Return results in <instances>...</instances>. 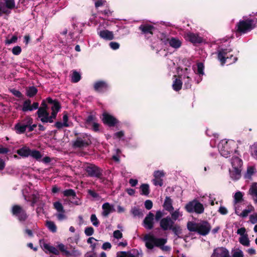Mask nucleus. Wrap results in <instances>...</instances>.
Masks as SVG:
<instances>
[{
    "label": "nucleus",
    "mask_w": 257,
    "mask_h": 257,
    "mask_svg": "<svg viewBox=\"0 0 257 257\" xmlns=\"http://www.w3.org/2000/svg\"><path fill=\"white\" fill-rule=\"evenodd\" d=\"M48 103L52 104L51 106V115H49V113L47 110V107L44 101H43L42 107L39 108L37 111L38 117L40 118L42 122L47 123H52L53 120L56 118L58 112L60 109V106L58 101L53 100L51 98H47L46 99Z\"/></svg>",
    "instance_id": "f257e3e1"
},
{
    "label": "nucleus",
    "mask_w": 257,
    "mask_h": 257,
    "mask_svg": "<svg viewBox=\"0 0 257 257\" xmlns=\"http://www.w3.org/2000/svg\"><path fill=\"white\" fill-rule=\"evenodd\" d=\"M143 241L145 242L146 247L149 249H153L155 247H159L163 251H170L171 248L168 245H165L167 241V238H158L151 233L144 235Z\"/></svg>",
    "instance_id": "f03ea898"
},
{
    "label": "nucleus",
    "mask_w": 257,
    "mask_h": 257,
    "mask_svg": "<svg viewBox=\"0 0 257 257\" xmlns=\"http://www.w3.org/2000/svg\"><path fill=\"white\" fill-rule=\"evenodd\" d=\"M187 228L191 231H195L202 235H206L209 233L211 229L210 224L206 221H200L199 222H189Z\"/></svg>",
    "instance_id": "7ed1b4c3"
},
{
    "label": "nucleus",
    "mask_w": 257,
    "mask_h": 257,
    "mask_svg": "<svg viewBox=\"0 0 257 257\" xmlns=\"http://www.w3.org/2000/svg\"><path fill=\"white\" fill-rule=\"evenodd\" d=\"M235 143L233 140H221L218 145V150L221 155L225 158H228L230 154L235 150Z\"/></svg>",
    "instance_id": "20e7f679"
},
{
    "label": "nucleus",
    "mask_w": 257,
    "mask_h": 257,
    "mask_svg": "<svg viewBox=\"0 0 257 257\" xmlns=\"http://www.w3.org/2000/svg\"><path fill=\"white\" fill-rule=\"evenodd\" d=\"M33 119L30 116H27L21 121L17 123L15 126V129L17 134L24 133L28 128V131L32 132L37 126V124H32Z\"/></svg>",
    "instance_id": "39448f33"
},
{
    "label": "nucleus",
    "mask_w": 257,
    "mask_h": 257,
    "mask_svg": "<svg viewBox=\"0 0 257 257\" xmlns=\"http://www.w3.org/2000/svg\"><path fill=\"white\" fill-rule=\"evenodd\" d=\"M230 52V49H221L218 51L217 57L221 65H223L225 63L230 64L237 61L236 57H233V55L229 54Z\"/></svg>",
    "instance_id": "423d86ee"
},
{
    "label": "nucleus",
    "mask_w": 257,
    "mask_h": 257,
    "mask_svg": "<svg viewBox=\"0 0 257 257\" xmlns=\"http://www.w3.org/2000/svg\"><path fill=\"white\" fill-rule=\"evenodd\" d=\"M256 22L250 19L240 20L235 27L236 32L241 34H245L251 31L255 26Z\"/></svg>",
    "instance_id": "0eeeda50"
},
{
    "label": "nucleus",
    "mask_w": 257,
    "mask_h": 257,
    "mask_svg": "<svg viewBox=\"0 0 257 257\" xmlns=\"http://www.w3.org/2000/svg\"><path fill=\"white\" fill-rule=\"evenodd\" d=\"M159 38L164 45L168 44L175 49L179 48L182 45L181 40L177 37H169L164 34H161Z\"/></svg>",
    "instance_id": "6e6552de"
},
{
    "label": "nucleus",
    "mask_w": 257,
    "mask_h": 257,
    "mask_svg": "<svg viewBox=\"0 0 257 257\" xmlns=\"http://www.w3.org/2000/svg\"><path fill=\"white\" fill-rule=\"evenodd\" d=\"M15 8L14 0H0V17L9 15Z\"/></svg>",
    "instance_id": "1a4fd4ad"
},
{
    "label": "nucleus",
    "mask_w": 257,
    "mask_h": 257,
    "mask_svg": "<svg viewBox=\"0 0 257 257\" xmlns=\"http://www.w3.org/2000/svg\"><path fill=\"white\" fill-rule=\"evenodd\" d=\"M185 209L189 213L195 212L197 214H201L204 210L203 204L196 200L187 203L185 206Z\"/></svg>",
    "instance_id": "9d476101"
},
{
    "label": "nucleus",
    "mask_w": 257,
    "mask_h": 257,
    "mask_svg": "<svg viewBox=\"0 0 257 257\" xmlns=\"http://www.w3.org/2000/svg\"><path fill=\"white\" fill-rule=\"evenodd\" d=\"M174 221L170 216L162 218L160 222V227L163 230H172L175 233H177V227L174 226Z\"/></svg>",
    "instance_id": "9b49d317"
},
{
    "label": "nucleus",
    "mask_w": 257,
    "mask_h": 257,
    "mask_svg": "<svg viewBox=\"0 0 257 257\" xmlns=\"http://www.w3.org/2000/svg\"><path fill=\"white\" fill-rule=\"evenodd\" d=\"M236 233L240 236L238 238V241L242 245L245 247L250 246V241L246 232V229L244 227L238 228L236 231Z\"/></svg>",
    "instance_id": "f8f14e48"
},
{
    "label": "nucleus",
    "mask_w": 257,
    "mask_h": 257,
    "mask_svg": "<svg viewBox=\"0 0 257 257\" xmlns=\"http://www.w3.org/2000/svg\"><path fill=\"white\" fill-rule=\"evenodd\" d=\"M72 147L75 149H83L87 147L90 144L89 139L86 135H84L83 137H78L75 140L72 142Z\"/></svg>",
    "instance_id": "ddd939ff"
},
{
    "label": "nucleus",
    "mask_w": 257,
    "mask_h": 257,
    "mask_svg": "<svg viewBox=\"0 0 257 257\" xmlns=\"http://www.w3.org/2000/svg\"><path fill=\"white\" fill-rule=\"evenodd\" d=\"M193 74V73L190 69L185 68L183 71V74L180 76L182 83H184V86L186 89L189 88L191 86V76Z\"/></svg>",
    "instance_id": "4468645a"
},
{
    "label": "nucleus",
    "mask_w": 257,
    "mask_h": 257,
    "mask_svg": "<svg viewBox=\"0 0 257 257\" xmlns=\"http://www.w3.org/2000/svg\"><path fill=\"white\" fill-rule=\"evenodd\" d=\"M210 257H230L228 249L225 247H217L213 249Z\"/></svg>",
    "instance_id": "2eb2a0df"
},
{
    "label": "nucleus",
    "mask_w": 257,
    "mask_h": 257,
    "mask_svg": "<svg viewBox=\"0 0 257 257\" xmlns=\"http://www.w3.org/2000/svg\"><path fill=\"white\" fill-rule=\"evenodd\" d=\"M12 213L20 221H24L27 217L25 211L21 206L18 205H14L12 207Z\"/></svg>",
    "instance_id": "dca6fc26"
},
{
    "label": "nucleus",
    "mask_w": 257,
    "mask_h": 257,
    "mask_svg": "<svg viewBox=\"0 0 257 257\" xmlns=\"http://www.w3.org/2000/svg\"><path fill=\"white\" fill-rule=\"evenodd\" d=\"M97 35L105 41H110L114 39V34L112 31L107 30H101L100 27L97 29Z\"/></svg>",
    "instance_id": "f3484780"
},
{
    "label": "nucleus",
    "mask_w": 257,
    "mask_h": 257,
    "mask_svg": "<svg viewBox=\"0 0 257 257\" xmlns=\"http://www.w3.org/2000/svg\"><path fill=\"white\" fill-rule=\"evenodd\" d=\"M39 241L40 246L46 252L48 251L55 255L59 254V251L55 247L46 243L44 239H40Z\"/></svg>",
    "instance_id": "a211bd4d"
},
{
    "label": "nucleus",
    "mask_w": 257,
    "mask_h": 257,
    "mask_svg": "<svg viewBox=\"0 0 257 257\" xmlns=\"http://www.w3.org/2000/svg\"><path fill=\"white\" fill-rule=\"evenodd\" d=\"M86 171L89 176L99 178L102 174L101 170L94 165H90L86 167Z\"/></svg>",
    "instance_id": "6ab92c4d"
},
{
    "label": "nucleus",
    "mask_w": 257,
    "mask_h": 257,
    "mask_svg": "<svg viewBox=\"0 0 257 257\" xmlns=\"http://www.w3.org/2000/svg\"><path fill=\"white\" fill-rule=\"evenodd\" d=\"M165 176V173L163 170L156 171L154 173V179L152 181L155 186H162L163 184L162 178Z\"/></svg>",
    "instance_id": "aec40b11"
},
{
    "label": "nucleus",
    "mask_w": 257,
    "mask_h": 257,
    "mask_svg": "<svg viewBox=\"0 0 257 257\" xmlns=\"http://www.w3.org/2000/svg\"><path fill=\"white\" fill-rule=\"evenodd\" d=\"M102 119L104 123L107 124L109 126H114L117 123V120L114 116L106 112L103 113Z\"/></svg>",
    "instance_id": "412c9836"
},
{
    "label": "nucleus",
    "mask_w": 257,
    "mask_h": 257,
    "mask_svg": "<svg viewBox=\"0 0 257 257\" xmlns=\"http://www.w3.org/2000/svg\"><path fill=\"white\" fill-rule=\"evenodd\" d=\"M154 215L152 212H149L146 216L143 221L144 226L147 229H151L154 227Z\"/></svg>",
    "instance_id": "4be33fe9"
},
{
    "label": "nucleus",
    "mask_w": 257,
    "mask_h": 257,
    "mask_svg": "<svg viewBox=\"0 0 257 257\" xmlns=\"http://www.w3.org/2000/svg\"><path fill=\"white\" fill-rule=\"evenodd\" d=\"M39 103L38 102H34L31 105V101L27 99L24 102L22 110L24 112L28 111H32L38 108Z\"/></svg>",
    "instance_id": "5701e85b"
},
{
    "label": "nucleus",
    "mask_w": 257,
    "mask_h": 257,
    "mask_svg": "<svg viewBox=\"0 0 257 257\" xmlns=\"http://www.w3.org/2000/svg\"><path fill=\"white\" fill-rule=\"evenodd\" d=\"M94 88L97 92H103L108 89V85L106 81H98L94 83Z\"/></svg>",
    "instance_id": "b1692460"
},
{
    "label": "nucleus",
    "mask_w": 257,
    "mask_h": 257,
    "mask_svg": "<svg viewBox=\"0 0 257 257\" xmlns=\"http://www.w3.org/2000/svg\"><path fill=\"white\" fill-rule=\"evenodd\" d=\"M254 210V207L252 206H248L244 209L241 212H239V207H235V213L238 216L244 218L248 216V214Z\"/></svg>",
    "instance_id": "393cba45"
},
{
    "label": "nucleus",
    "mask_w": 257,
    "mask_h": 257,
    "mask_svg": "<svg viewBox=\"0 0 257 257\" xmlns=\"http://www.w3.org/2000/svg\"><path fill=\"white\" fill-rule=\"evenodd\" d=\"M27 191L26 189L24 190L23 194L25 197V199L27 201H31L32 202V206H34V204L38 201L39 199V195L37 193H33L32 194L31 196L29 197L26 194Z\"/></svg>",
    "instance_id": "a878e982"
},
{
    "label": "nucleus",
    "mask_w": 257,
    "mask_h": 257,
    "mask_svg": "<svg viewBox=\"0 0 257 257\" xmlns=\"http://www.w3.org/2000/svg\"><path fill=\"white\" fill-rule=\"evenodd\" d=\"M102 215L104 217H107L108 215L113 211V205L108 202L104 203L102 206Z\"/></svg>",
    "instance_id": "bb28decb"
},
{
    "label": "nucleus",
    "mask_w": 257,
    "mask_h": 257,
    "mask_svg": "<svg viewBox=\"0 0 257 257\" xmlns=\"http://www.w3.org/2000/svg\"><path fill=\"white\" fill-rule=\"evenodd\" d=\"M154 27L149 25H142L140 26L139 29L142 31L146 37L149 38L153 34L152 31Z\"/></svg>",
    "instance_id": "cd10ccee"
},
{
    "label": "nucleus",
    "mask_w": 257,
    "mask_h": 257,
    "mask_svg": "<svg viewBox=\"0 0 257 257\" xmlns=\"http://www.w3.org/2000/svg\"><path fill=\"white\" fill-rule=\"evenodd\" d=\"M186 38L187 40L193 43H199L202 41V39L198 34L188 33L186 34Z\"/></svg>",
    "instance_id": "c85d7f7f"
},
{
    "label": "nucleus",
    "mask_w": 257,
    "mask_h": 257,
    "mask_svg": "<svg viewBox=\"0 0 257 257\" xmlns=\"http://www.w3.org/2000/svg\"><path fill=\"white\" fill-rule=\"evenodd\" d=\"M241 168H231L229 170V174L231 178L233 180H237L241 177Z\"/></svg>",
    "instance_id": "c756f323"
},
{
    "label": "nucleus",
    "mask_w": 257,
    "mask_h": 257,
    "mask_svg": "<svg viewBox=\"0 0 257 257\" xmlns=\"http://www.w3.org/2000/svg\"><path fill=\"white\" fill-rule=\"evenodd\" d=\"M231 164L232 165V168H242V160L237 156L232 157L231 160Z\"/></svg>",
    "instance_id": "7c9ffc66"
},
{
    "label": "nucleus",
    "mask_w": 257,
    "mask_h": 257,
    "mask_svg": "<svg viewBox=\"0 0 257 257\" xmlns=\"http://www.w3.org/2000/svg\"><path fill=\"white\" fill-rule=\"evenodd\" d=\"M17 153L22 157H28L30 156L31 149L28 147L25 146L18 150Z\"/></svg>",
    "instance_id": "2f4dec72"
},
{
    "label": "nucleus",
    "mask_w": 257,
    "mask_h": 257,
    "mask_svg": "<svg viewBox=\"0 0 257 257\" xmlns=\"http://www.w3.org/2000/svg\"><path fill=\"white\" fill-rule=\"evenodd\" d=\"M249 193L254 202L257 203V183H253L249 190Z\"/></svg>",
    "instance_id": "473e14b6"
},
{
    "label": "nucleus",
    "mask_w": 257,
    "mask_h": 257,
    "mask_svg": "<svg viewBox=\"0 0 257 257\" xmlns=\"http://www.w3.org/2000/svg\"><path fill=\"white\" fill-rule=\"evenodd\" d=\"M163 206L169 212L173 211L174 208L172 206V200L169 197H166Z\"/></svg>",
    "instance_id": "72a5a7b5"
},
{
    "label": "nucleus",
    "mask_w": 257,
    "mask_h": 257,
    "mask_svg": "<svg viewBox=\"0 0 257 257\" xmlns=\"http://www.w3.org/2000/svg\"><path fill=\"white\" fill-rule=\"evenodd\" d=\"M197 70L196 74L199 75V78L197 79L196 81H197V82L198 83L199 82H200L202 80V78L201 77L204 74V66L202 63H198L197 64Z\"/></svg>",
    "instance_id": "f704fd0d"
},
{
    "label": "nucleus",
    "mask_w": 257,
    "mask_h": 257,
    "mask_svg": "<svg viewBox=\"0 0 257 257\" xmlns=\"http://www.w3.org/2000/svg\"><path fill=\"white\" fill-rule=\"evenodd\" d=\"M230 257H244L243 251L239 248L234 247L231 250Z\"/></svg>",
    "instance_id": "c9c22d12"
},
{
    "label": "nucleus",
    "mask_w": 257,
    "mask_h": 257,
    "mask_svg": "<svg viewBox=\"0 0 257 257\" xmlns=\"http://www.w3.org/2000/svg\"><path fill=\"white\" fill-rule=\"evenodd\" d=\"M243 194L240 191L236 192L233 196L234 198V207L237 206L238 207V203L242 200Z\"/></svg>",
    "instance_id": "e433bc0d"
},
{
    "label": "nucleus",
    "mask_w": 257,
    "mask_h": 257,
    "mask_svg": "<svg viewBox=\"0 0 257 257\" xmlns=\"http://www.w3.org/2000/svg\"><path fill=\"white\" fill-rule=\"evenodd\" d=\"M45 224L47 227L51 232L55 233L57 231V226L53 221L47 220Z\"/></svg>",
    "instance_id": "4c0bfd02"
},
{
    "label": "nucleus",
    "mask_w": 257,
    "mask_h": 257,
    "mask_svg": "<svg viewBox=\"0 0 257 257\" xmlns=\"http://www.w3.org/2000/svg\"><path fill=\"white\" fill-rule=\"evenodd\" d=\"M182 86V81L179 78H176L173 83L172 86L174 90L177 91L180 90Z\"/></svg>",
    "instance_id": "58836bf2"
},
{
    "label": "nucleus",
    "mask_w": 257,
    "mask_h": 257,
    "mask_svg": "<svg viewBox=\"0 0 257 257\" xmlns=\"http://www.w3.org/2000/svg\"><path fill=\"white\" fill-rule=\"evenodd\" d=\"M141 194L148 195L150 193L149 185L147 184H143L140 186Z\"/></svg>",
    "instance_id": "ea45409f"
},
{
    "label": "nucleus",
    "mask_w": 257,
    "mask_h": 257,
    "mask_svg": "<svg viewBox=\"0 0 257 257\" xmlns=\"http://www.w3.org/2000/svg\"><path fill=\"white\" fill-rule=\"evenodd\" d=\"M80 79V74L76 71H73L71 75V81L74 83H76L78 82Z\"/></svg>",
    "instance_id": "a19ab883"
},
{
    "label": "nucleus",
    "mask_w": 257,
    "mask_h": 257,
    "mask_svg": "<svg viewBox=\"0 0 257 257\" xmlns=\"http://www.w3.org/2000/svg\"><path fill=\"white\" fill-rule=\"evenodd\" d=\"M171 215L172 219L174 221L178 219L179 217L182 216V213L181 212L179 209L175 210V211L170 212Z\"/></svg>",
    "instance_id": "79ce46f5"
},
{
    "label": "nucleus",
    "mask_w": 257,
    "mask_h": 257,
    "mask_svg": "<svg viewBox=\"0 0 257 257\" xmlns=\"http://www.w3.org/2000/svg\"><path fill=\"white\" fill-rule=\"evenodd\" d=\"M57 247L59 250L61 251L64 254L66 255H70V252L67 249L66 247L64 244L62 243H58L57 244Z\"/></svg>",
    "instance_id": "37998d69"
},
{
    "label": "nucleus",
    "mask_w": 257,
    "mask_h": 257,
    "mask_svg": "<svg viewBox=\"0 0 257 257\" xmlns=\"http://www.w3.org/2000/svg\"><path fill=\"white\" fill-rule=\"evenodd\" d=\"M37 89L34 87H30L27 89V95L29 97H33L37 93Z\"/></svg>",
    "instance_id": "c03bdc74"
},
{
    "label": "nucleus",
    "mask_w": 257,
    "mask_h": 257,
    "mask_svg": "<svg viewBox=\"0 0 257 257\" xmlns=\"http://www.w3.org/2000/svg\"><path fill=\"white\" fill-rule=\"evenodd\" d=\"M97 240L93 237H90L88 238L87 242L90 244V247L92 250H94L97 245L96 241Z\"/></svg>",
    "instance_id": "a18cd8bd"
},
{
    "label": "nucleus",
    "mask_w": 257,
    "mask_h": 257,
    "mask_svg": "<svg viewBox=\"0 0 257 257\" xmlns=\"http://www.w3.org/2000/svg\"><path fill=\"white\" fill-rule=\"evenodd\" d=\"M30 156L33 157L34 159H36V160H39L42 158V155L40 152L35 150H31Z\"/></svg>",
    "instance_id": "49530a36"
},
{
    "label": "nucleus",
    "mask_w": 257,
    "mask_h": 257,
    "mask_svg": "<svg viewBox=\"0 0 257 257\" xmlns=\"http://www.w3.org/2000/svg\"><path fill=\"white\" fill-rule=\"evenodd\" d=\"M69 201L71 204L75 205H79L81 204L80 200L76 196V194L71 197L69 199Z\"/></svg>",
    "instance_id": "de8ad7c7"
},
{
    "label": "nucleus",
    "mask_w": 257,
    "mask_h": 257,
    "mask_svg": "<svg viewBox=\"0 0 257 257\" xmlns=\"http://www.w3.org/2000/svg\"><path fill=\"white\" fill-rule=\"evenodd\" d=\"M254 173V168L253 167H249L247 168V171L244 175L246 179H249Z\"/></svg>",
    "instance_id": "09e8293b"
},
{
    "label": "nucleus",
    "mask_w": 257,
    "mask_h": 257,
    "mask_svg": "<svg viewBox=\"0 0 257 257\" xmlns=\"http://www.w3.org/2000/svg\"><path fill=\"white\" fill-rule=\"evenodd\" d=\"M131 212L134 216L142 217L143 215L142 211L137 207H134L132 208Z\"/></svg>",
    "instance_id": "8fccbe9b"
},
{
    "label": "nucleus",
    "mask_w": 257,
    "mask_h": 257,
    "mask_svg": "<svg viewBox=\"0 0 257 257\" xmlns=\"http://www.w3.org/2000/svg\"><path fill=\"white\" fill-rule=\"evenodd\" d=\"M90 220L94 226L97 227L99 225V221L95 214H92L91 215Z\"/></svg>",
    "instance_id": "3c124183"
},
{
    "label": "nucleus",
    "mask_w": 257,
    "mask_h": 257,
    "mask_svg": "<svg viewBox=\"0 0 257 257\" xmlns=\"http://www.w3.org/2000/svg\"><path fill=\"white\" fill-rule=\"evenodd\" d=\"M54 208L57 210L58 212L62 211L64 210L62 204L59 201L55 202L53 203Z\"/></svg>",
    "instance_id": "603ef678"
},
{
    "label": "nucleus",
    "mask_w": 257,
    "mask_h": 257,
    "mask_svg": "<svg viewBox=\"0 0 257 257\" xmlns=\"http://www.w3.org/2000/svg\"><path fill=\"white\" fill-rule=\"evenodd\" d=\"M251 154L253 158L257 159V143L251 147Z\"/></svg>",
    "instance_id": "864d4df0"
},
{
    "label": "nucleus",
    "mask_w": 257,
    "mask_h": 257,
    "mask_svg": "<svg viewBox=\"0 0 257 257\" xmlns=\"http://www.w3.org/2000/svg\"><path fill=\"white\" fill-rule=\"evenodd\" d=\"M75 191L72 189H67L63 191V194L65 196L72 197L75 194Z\"/></svg>",
    "instance_id": "5fc2aeb1"
},
{
    "label": "nucleus",
    "mask_w": 257,
    "mask_h": 257,
    "mask_svg": "<svg viewBox=\"0 0 257 257\" xmlns=\"http://www.w3.org/2000/svg\"><path fill=\"white\" fill-rule=\"evenodd\" d=\"M95 122V118L91 115H89L86 120V123L88 126H89L91 124H92L93 123V122Z\"/></svg>",
    "instance_id": "6e6d98bb"
},
{
    "label": "nucleus",
    "mask_w": 257,
    "mask_h": 257,
    "mask_svg": "<svg viewBox=\"0 0 257 257\" xmlns=\"http://www.w3.org/2000/svg\"><path fill=\"white\" fill-rule=\"evenodd\" d=\"M18 40V38L16 36H13L11 39H7L5 41L6 45H10L11 44L15 43Z\"/></svg>",
    "instance_id": "4d7b16f0"
},
{
    "label": "nucleus",
    "mask_w": 257,
    "mask_h": 257,
    "mask_svg": "<svg viewBox=\"0 0 257 257\" xmlns=\"http://www.w3.org/2000/svg\"><path fill=\"white\" fill-rule=\"evenodd\" d=\"M84 233L87 236L92 235L94 233V229L92 227H87L85 228Z\"/></svg>",
    "instance_id": "13d9d810"
},
{
    "label": "nucleus",
    "mask_w": 257,
    "mask_h": 257,
    "mask_svg": "<svg viewBox=\"0 0 257 257\" xmlns=\"http://www.w3.org/2000/svg\"><path fill=\"white\" fill-rule=\"evenodd\" d=\"M249 222L251 224L257 223V213H254L249 216Z\"/></svg>",
    "instance_id": "bf43d9fd"
},
{
    "label": "nucleus",
    "mask_w": 257,
    "mask_h": 257,
    "mask_svg": "<svg viewBox=\"0 0 257 257\" xmlns=\"http://www.w3.org/2000/svg\"><path fill=\"white\" fill-rule=\"evenodd\" d=\"M21 48L19 46L14 47L12 49V53L13 54L15 55H19L21 53Z\"/></svg>",
    "instance_id": "052dcab7"
},
{
    "label": "nucleus",
    "mask_w": 257,
    "mask_h": 257,
    "mask_svg": "<svg viewBox=\"0 0 257 257\" xmlns=\"http://www.w3.org/2000/svg\"><path fill=\"white\" fill-rule=\"evenodd\" d=\"M113 237L114 238L119 239L122 237V233L121 232L120 230H115L113 232Z\"/></svg>",
    "instance_id": "680f3d73"
},
{
    "label": "nucleus",
    "mask_w": 257,
    "mask_h": 257,
    "mask_svg": "<svg viewBox=\"0 0 257 257\" xmlns=\"http://www.w3.org/2000/svg\"><path fill=\"white\" fill-rule=\"evenodd\" d=\"M58 212L59 213L56 214V216L59 220H62L66 218V216L64 214V210L62 211H59Z\"/></svg>",
    "instance_id": "e2e57ef3"
},
{
    "label": "nucleus",
    "mask_w": 257,
    "mask_h": 257,
    "mask_svg": "<svg viewBox=\"0 0 257 257\" xmlns=\"http://www.w3.org/2000/svg\"><path fill=\"white\" fill-rule=\"evenodd\" d=\"M109 46L113 50H117L119 48V44L117 42H111L109 43Z\"/></svg>",
    "instance_id": "0e129e2a"
},
{
    "label": "nucleus",
    "mask_w": 257,
    "mask_h": 257,
    "mask_svg": "<svg viewBox=\"0 0 257 257\" xmlns=\"http://www.w3.org/2000/svg\"><path fill=\"white\" fill-rule=\"evenodd\" d=\"M145 206L147 209H151L153 207L152 201L150 200H147L145 202Z\"/></svg>",
    "instance_id": "69168bd1"
},
{
    "label": "nucleus",
    "mask_w": 257,
    "mask_h": 257,
    "mask_svg": "<svg viewBox=\"0 0 257 257\" xmlns=\"http://www.w3.org/2000/svg\"><path fill=\"white\" fill-rule=\"evenodd\" d=\"M88 192L90 196H91L93 198L96 199H99V198H100L99 195H98V193H96L95 192H94L92 190H89Z\"/></svg>",
    "instance_id": "338daca9"
},
{
    "label": "nucleus",
    "mask_w": 257,
    "mask_h": 257,
    "mask_svg": "<svg viewBox=\"0 0 257 257\" xmlns=\"http://www.w3.org/2000/svg\"><path fill=\"white\" fill-rule=\"evenodd\" d=\"M218 212L222 215H226L228 213V210L224 206H220L218 209Z\"/></svg>",
    "instance_id": "774afa93"
}]
</instances>
